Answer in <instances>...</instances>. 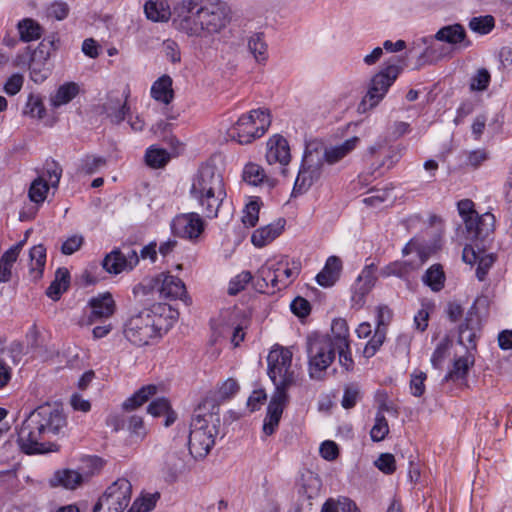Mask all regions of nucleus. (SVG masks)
Returning a JSON list of instances; mask_svg holds the SVG:
<instances>
[{
	"instance_id": "obj_34",
	"label": "nucleus",
	"mask_w": 512,
	"mask_h": 512,
	"mask_svg": "<svg viewBox=\"0 0 512 512\" xmlns=\"http://www.w3.org/2000/svg\"><path fill=\"white\" fill-rule=\"evenodd\" d=\"M22 243L9 248L0 259V282H8L11 277V269L16 262Z\"/></svg>"
},
{
	"instance_id": "obj_4",
	"label": "nucleus",
	"mask_w": 512,
	"mask_h": 512,
	"mask_svg": "<svg viewBox=\"0 0 512 512\" xmlns=\"http://www.w3.org/2000/svg\"><path fill=\"white\" fill-rule=\"evenodd\" d=\"M218 407L207 411L206 403L200 404L194 411L190 423L188 439L189 453L194 459L206 457L215 444L221 424Z\"/></svg>"
},
{
	"instance_id": "obj_21",
	"label": "nucleus",
	"mask_w": 512,
	"mask_h": 512,
	"mask_svg": "<svg viewBox=\"0 0 512 512\" xmlns=\"http://www.w3.org/2000/svg\"><path fill=\"white\" fill-rule=\"evenodd\" d=\"M474 362V354L470 352L456 358L453 362L452 368L444 376L443 382H466L468 372L474 365Z\"/></svg>"
},
{
	"instance_id": "obj_55",
	"label": "nucleus",
	"mask_w": 512,
	"mask_h": 512,
	"mask_svg": "<svg viewBox=\"0 0 512 512\" xmlns=\"http://www.w3.org/2000/svg\"><path fill=\"white\" fill-rule=\"evenodd\" d=\"M449 350V342L448 340L441 341L435 348L432 356H431V364L435 369H440L442 364L447 357Z\"/></svg>"
},
{
	"instance_id": "obj_16",
	"label": "nucleus",
	"mask_w": 512,
	"mask_h": 512,
	"mask_svg": "<svg viewBox=\"0 0 512 512\" xmlns=\"http://www.w3.org/2000/svg\"><path fill=\"white\" fill-rule=\"evenodd\" d=\"M376 266L375 264H369L364 267L358 278L356 279L353 288L351 302L352 306L360 309L365 304V297L369 294L373 286L375 285Z\"/></svg>"
},
{
	"instance_id": "obj_30",
	"label": "nucleus",
	"mask_w": 512,
	"mask_h": 512,
	"mask_svg": "<svg viewBox=\"0 0 512 512\" xmlns=\"http://www.w3.org/2000/svg\"><path fill=\"white\" fill-rule=\"evenodd\" d=\"M329 337L332 345L337 349L348 348L349 328L345 319L338 318L333 320L331 325V335Z\"/></svg>"
},
{
	"instance_id": "obj_29",
	"label": "nucleus",
	"mask_w": 512,
	"mask_h": 512,
	"mask_svg": "<svg viewBox=\"0 0 512 512\" xmlns=\"http://www.w3.org/2000/svg\"><path fill=\"white\" fill-rule=\"evenodd\" d=\"M172 82L169 75H163L157 79L151 87L152 98L164 104H169L174 98Z\"/></svg>"
},
{
	"instance_id": "obj_42",
	"label": "nucleus",
	"mask_w": 512,
	"mask_h": 512,
	"mask_svg": "<svg viewBox=\"0 0 512 512\" xmlns=\"http://www.w3.org/2000/svg\"><path fill=\"white\" fill-rule=\"evenodd\" d=\"M49 190L47 180L42 176L36 178L30 185L29 198L34 203H42L46 199V194Z\"/></svg>"
},
{
	"instance_id": "obj_31",
	"label": "nucleus",
	"mask_w": 512,
	"mask_h": 512,
	"mask_svg": "<svg viewBox=\"0 0 512 512\" xmlns=\"http://www.w3.org/2000/svg\"><path fill=\"white\" fill-rule=\"evenodd\" d=\"M144 12L149 20L166 22L171 16V10L166 0L147 1Z\"/></svg>"
},
{
	"instance_id": "obj_53",
	"label": "nucleus",
	"mask_w": 512,
	"mask_h": 512,
	"mask_svg": "<svg viewBox=\"0 0 512 512\" xmlns=\"http://www.w3.org/2000/svg\"><path fill=\"white\" fill-rule=\"evenodd\" d=\"M252 280V274L249 271H243L235 276L229 282L228 293L230 295H236L240 291L244 290L246 285Z\"/></svg>"
},
{
	"instance_id": "obj_61",
	"label": "nucleus",
	"mask_w": 512,
	"mask_h": 512,
	"mask_svg": "<svg viewBox=\"0 0 512 512\" xmlns=\"http://www.w3.org/2000/svg\"><path fill=\"white\" fill-rule=\"evenodd\" d=\"M291 311L298 317H306L309 315L311 307L309 301L302 297H296L291 302Z\"/></svg>"
},
{
	"instance_id": "obj_15",
	"label": "nucleus",
	"mask_w": 512,
	"mask_h": 512,
	"mask_svg": "<svg viewBox=\"0 0 512 512\" xmlns=\"http://www.w3.org/2000/svg\"><path fill=\"white\" fill-rule=\"evenodd\" d=\"M204 227V220L195 212L177 215L171 223L174 235L189 240L197 239L204 231Z\"/></svg>"
},
{
	"instance_id": "obj_6",
	"label": "nucleus",
	"mask_w": 512,
	"mask_h": 512,
	"mask_svg": "<svg viewBox=\"0 0 512 512\" xmlns=\"http://www.w3.org/2000/svg\"><path fill=\"white\" fill-rule=\"evenodd\" d=\"M336 349L327 335L315 333L307 337L308 373L312 380L325 378L327 369L335 359Z\"/></svg>"
},
{
	"instance_id": "obj_20",
	"label": "nucleus",
	"mask_w": 512,
	"mask_h": 512,
	"mask_svg": "<svg viewBox=\"0 0 512 512\" xmlns=\"http://www.w3.org/2000/svg\"><path fill=\"white\" fill-rule=\"evenodd\" d=\"M290 157V148L284 137L275 135L269 139L266 152V159L269 164L280 163L281 165H287Z\"/></svg>"
},
{
	"instance_id": "obj_22",
	"label": "nucleus",
	"mask_w": 512,
	"mask_h": 512,
	"mask_svg": "<svg viewBox=\"0 0 512 512\" xmlns=\"http://www.w3.org/2000/svg\"><path fill=\"white\" fill-rule=\"evenodd\" d=\"M466 39V31L460 24L447 25L439 29L434 36L423 38L424 43H430L433 40L446 42L451 45L462 43Z\"/></svg>"
},
{
	"instance_id": "obj_62",
	"label": "nucleus",
	"mask_w": 512,
	"mask_h": 512,
	"mask_svg": "<svg viewBox=\"0 0 512 512\" xmlns=\"http://www.w3.org/2000/svg\"><path fill=\"white\" fill-rule=\"evenodd\" d=\"M24 78L20 74H13L8 78L4 85V91L8 95L17 94L23 86Z\"/></svg>"
},
{
	"instance_id": "obj_11",
	"label": "nucleus",
	"mask_w": 512,
	"mask_h": 512,
	"mask_svg": "<svg viewBox=\"0 0 512 512\" xmlns=\"http://www.w3.org/2000/svg\"><path fill=\"white\" fill-rule=\"evenodd\" d=\"M132 485L129 480L119 478L99 498L93 512H123L131 500Z\"/></svg>"
},
{
	"instance_id": "obj_47",
	"label": "nucleus",
	"mask_w": 512,
	"mask_h": 512,
	"mask_svg": "<svg viewBox=\"0 0 512 512\" xmlns=\"http://www.w3.org/2000/svg\"><path fill=\"white\" fill-rule=\"evenodd\" d=\"M361 393L357 384H349L344 389L343 398L341 401L342 407L345 409L353 408L360 400Z\"/></svg>"
},
{
	"instance_id": "obj_13",
	"label": "nucleus",
	"mask_w": 512,
	"mask_h": 512,
	"mask_svg": "<svg viewBox=\"0 0 512 512\" xmlns=\"http://www.w3.org/2000/svg\"><path fill=\"white\" fill-rule=\"evenodd\" d=\"M139 263V254L130 246L115 248L108 253L102 266L109 274L118 275L122 272L132 271Z\"/></svg>"
},
{
	"instance_id": "obj_35",
	"label": "nucleus",
	"mask_w": 512,
	"mask_h": 512,
	"mask_svg": "<svg viewBox=\"0 0 512 512\" xmlns=\"http://www.w3.org/2000/svg\"><path fill=\"white\" fill-rule=\"evenodd\" d=\"M30 271L35 273L34 277L42 276L46 263V249L43 245H35L30 249Z\"/></svg>"
},
{
	"instance_id": "obj_52",
	"label": "nucleus",
	"mask_w": 512,
	"mask_h": 512,
	"mask_svg": "<svg viewBox=\"0 0 512 512\" xmlns=\"http://www.w3.org/2000/svg\"><path fill=\"white\" fill-rule=\"evenodd\" d=\"M25 113L34 118H43L45 115V107L39 96L30 95L27 100Z\"/></svg>"
},
{
	"instance_id": "obj_3",
	"label": "nucleus",
	"mask_w": 512,
	"mask_h": 512,
	"mask_svg": "<svg viewBox=\"0 0 512 512\" xmlns=\"http://www.w3.org/2000/svg\"><path fill=\"white\" fill-rule=\"evenodd\" d=\"M190 196L207 218H216L226 197L222 175L215 166L203 165L194 176Z\"/></svg>"
},
{
	"instance_id": "obj_38",
	"label": "nucleus",
	"mask_w": 512,
	"mask_h": 512,
	"mask_svg": "<svg viewBox=\"0 0 512 512\" xmlns=\"http://www.w3.org/2000/svg\"><path fill=\"white\" fill-rule=\"evenodd\" d=\"M170 160V154L163 148L151 146L147 149L145 154V161L151 168H162Z\"/></svg>"
},
{
	"instance_id": "obj_63",
	"label": "nucleus",
	"mask_w": 512,
	"mask_h": 512,
	"mask_svg": "<svg viewBox=\"0 0 512 512\" xmlns=\"http://www.w3.org/2000/svg\"><path fill=\"white\" fill-rule=\"evenodd\" d=\"M319 452L320 455L328 461L335 460L339 454L337 444L330 440H326L321 444Z\"/></svg>"
},
{
	"instance_id": "obj_37",
	"label": "nucleus",
	"mask_w": 512,
	"mask_h": 512,
	"mask_svg": "<svg viewBox=\"0 0 512 512\" xmlns=\"http://www.w3.org/2000/svg\"><path fill=\"white\" fill-rule=\"evenodd\" d=\"M79 92V87L74 82L61 85L52 98V104L55 107L69 103Z\"/></svg>"
},
{
	"instance_id": "obj_57",
	"label": "nucleus",
	"mask_w": 512,
	"mask_h": 512,
	"mask_svg": "<svg viewBox=\"0 0 512 512\" xmlns=\"http://www.w3.org/2000/svg\"><path fill=\"white\" fill-rule=\"evenodd\" d=\"M426 373L419 371L411 375L410 390L415 397H421L425 392Z\"/></svg>"
},
{
	"instance_id": "obj_7",
	"label": "nucleus",
	"mask_w": 512,
	"mask_h": 512,
	"mask_svg": "<svg viewBox=\"0 0 512 512\" xmlns=\"http://www.w3.org/2000/svg\"><path fill=\"white\" fill-rule=\"evenodd\" d=\"M271 120L267 110L255 109L243 114L228 130V136L239 144H249L267 131Z\"/></svg>"
},
{
	"instance_id": "obj_56",
	"label": "nucleus",
	"mask_w": 512,
	"mask_h": 512,
	"mask_svg": "<svg viewBox=\"0 0 512 512\" xmlns=\"http://www.w3.org/2000/svg\"><path fill=\"white\" fill-rule=\"evenodd\" d=\"M374 464L381 472L388 475L396 470L395 457L390 453L381 454Z\"/></svg>"
},
{
	"instance_id": "obj_8",
	"label": "nucleus",
	"mask_w": 512,
	"mask_h": 512,
	"mask_svg": "<svg viewBox=\"0 0 512 512\" xmlns=\"http://www.w3.org/2000/svg\"><path fill=\"white\" fill-rule=\"evenodd\" d=\"M401 71L402 67L399 65V60L395 57L391 58L386 63V66L372 77L360 107H363L364 110L367 107H376L385 97L390 86L395 82Z\"/></svg>"
},
{
	"instance_id": "obj_18",
	"label": "nucleus",
	"mask_w": 512,
	"mask_h": 512,
	"mask_svg": "<svg viewBox=\"0 0 512 512\" xmlns=\"http://www.w3.org/2000/svg\"><path fill=\"white\" fill-rule=\"evenodd\" d=\"M89 305L91 307L90 323L111 317L116 308L115 301L109 292L93 297L89 301Z\"/></svg>"
},
{
	"instance_id": "obj_45",
	"label": "nucleus",
	"mask_w": 512,
	"mask_h": 512,
	"mask_svg": "<svg viewBox=\"0 0 512 512\" xmlns=\"http://www.w3.org/2000/svg\"><path fill=\"white\" fill-rule=\"evenodd\" d=\"M411 269L412 266L410 263L405 261H395L382 268L380 274L384 277L397 276L402 278L406 276Z\"/></svg>"
},
{
	"instance_id": "obj_5",
	"label": "nucleus",
	"mask_w": 512,
	"mask_h": 512,
	"mask_svg": "<svg viewBox=\"0 0 512 512\" xmlns=\"http://www.w3.org/2000/svg\"><path fill=\"white\" fill-rule=\"evenodd\" d=\"M166 310L165 305H154L131 316L124 325V336L135 346H144L157 337L163 330V318L160 312Z\"/></svg>"
},
{
	"instance_id": "obj_59",
	"label": "nucleus",
	"mask_w": 512,
	"mask_h": 512,
	"mask_svg": "<svg viewBox=\"0 0 512 512\" xmlns=\"http://www.w3.org/2000/svg\"><path fill=\"white\" fill-rule=\"evenodd\" d=\"M83 243L84 238L82 235H72L63 242L61 252L64 255H72L81 248Z\"/></svg>"
},
{
	"instance_id": "obj_58",
	"label": "nucleus",
	"mask_w": 512,
	"mask_h": 512,
	"mask_svg": "<svg viewBox=\"0 0 512 512\" xmlns=\"http://www.w3.org/2000/svg\"><path fill=\"white\" fill-rule=\"evenodd\" d=\"M239 390L238 382L233 378H228L219 387L218 394L221 400L232 398Z\"/></svg>"
},
{
	"instance_id": "obj_33",
	"label": "nucleus",
	"mask_w": 512,
	"mask_h": 512,
	"mask_svg": "<svg viewBox=\"0 0 512 512\" xmlns=\"http://www.w3.org/2000/svg\"><path fill=\"white\" fill-rule=\"evenodd\" d=\"M20 40L23 42H31L38 40L42 36L43 29L38 22L31 18H25L18 22L17 25Z\"/></svg>"
},
{
	"instance_id": "obj_36",
	"label": "nucleus",
	"mask_w": 512,
	"mask_h": 512,
	"mask_svg": "<svg viewBox=\"0 0 512 512\" xmlns=\"http://www.w3.org/2000/svg\"><path fill=\"white\" fill-rule=\"evenodd\" d=\"M423 282L433 291H440L445 283V274L442 266L440 264L432 265L424 274Z\"/></svg>"
},
{
	"instance_id": "obj_48",
	"label": "nucleus",
	"mask_w": 512,
	"mask_h": 512,
	"mask_svg": "<svg viewBox=\"0 0 512 512\" xmlns=\"http://www.w3.org/2000/svg\"><path fill=\"white\" fill-rule=\"evenodd\" d=\"M260 204L258 201H250L243 212L242 222L247 227H254L259 219Z\"/></svg>"
},
{
	"instance_id": "obj_12",
	"label": "nucleus",
	"mask_w": 512,
	"mask_h": 512,
	"mask_svg": "<svg viewBox=\"0 0 512 512\" xmlns=\"http://www.w3.org/2000/svg\"><path fill=\"white\" fill-rule=\"evenodd\" d=\"M299 274V267H289L288 260L282 259L276 263H266L258 270V276L275 290L287 287Z\"/></svg>"
},
{
	"instance_id": "obj_9",
	"label": "nucleus",
	"mask_w": 512,
	"mask_h": 512,
	"mask_svg": "<svg viewBox=\"0 0 512 512\" xmlns=\"http://www.w3.org/2000/svg\"><path fill=\"white\" fill-rule=\"evenodd\" d=\"M154 290L159 293L162 299H180L186 306L191 304V298L187 295L183 281L169 273L162 272L154 278H151L147 284H138L134 287L133 292L137 294L139 291L147 293L148 291Z\"/></svg>"
},
{
	"instance_id": "obj_60",
	"label": "nucleus",
	"mask_w": 512,
	"mask_h": 512,
	"mask_svg": "<svg viewBox=\"0 0 512 512\" xmlns=\"http://www.w3.org/2000/svg\"><path fill=\"white\" fill-rule=\"evenodd\" d=\"M170 409V403L169 401L164 398L160 397L155 400H153L147 407V412L152 415L153 417H159L161 415H164L165 412H167Z\"/></svg>"
},
{
	"instance_id": "obj_10",
	"label": "nucleus",
	"mask_w": 512,
	"mask_h": 512,
	"mask_svg": "<svg viewBox=\"0 0 512 512\" xmlns=\"http://www.w3.org/2000/svg\"><path fill=\"white\" fill-rule=\"evenodd\" d=\"M292 356V352L283 347L269 352L267 357L268 375L275 385V389L287 390L295 383L296 374L292 369Z\"/></svg>"
},
{
	"instance_id": "obj_46",
	"label": "nucleus",
	"mask_w": 512,
	"mask_h": 512,
	"mask_svg": "<svg viewBox=\"0 0 512 512\" xmlns=\"http://www.w3.org/2000/svg\"><path fill=\"white\" fill-rule=\"evenodd\" d=\"M106 160L100 156L87 155L81 159L79 170L85 174H94L103 166H105Z\"/></svg>"
},
{
	"instance_id": "obj_50",
	"label": "nucleus",
	"mask_w": 512,
	"mask_h": 512,
	"mask_svg": "<svg viewBox=\"0 0 512 512\" xmlns=\"http://www.w3.org/2000/svg\"><path fill=\"white\" fill-rule=\"evenodd\" d=\"M428 46L425 48L423 53L420 55L419 60L425 59V61H428L430 63L437 62L441 60L442 58L449 55L446 48L439 46L436 47L432 45V42L426 43Z\"/></svg>"
},
{
	"instance_id": "obj_28",
	"label": "nucleus",
	"mask_w": 512,
	"mask_h": 512,
	"mask_svg": "<svg viewBox=\"0 0 512 512\" xmlns=\"http://www.w3.org/2000/svg\"><path fill=\"white\" fill-rule=\"evenodd\" d=\"M358 143L359 138L354 136L339 145L328 147L324 151L323 158L325 162L333 165L352 152L357 147Z\"/></svg>"
},
{
	"instance_id": "obj_2",
	"label": "nucleus",
	"mask_w": 512,
	"mask_h": 512,
	"mask_svg": "<svg viewBox=\"0 0 512 512\" xmlns=\"http://www.w3.org/2000/svg\"><path fill=\"white\" fill-rule=\"evenodd\" d=\"M173 12L176 28L194 37L219 33L229 21V8L219 0H182Z\"/></svg>"
},
{
	"instance_id": "obj_19",
	"label": "nucleus",
	"mask_w": 512,
	"mask_h": 512,
	"mask_svg": "<svg viewBox=\"0 0 512 512\" xmlns=\"http://www.w3.org/2000/svg\"><path fill=\"white\" fill-rule=\"evenodd\" d=\"M480 331L479 321L475 315L468 313L464 323L459 326L458 342L466 348V353L476 351V338Z\"/></svg>"
},
{
	"instance_id": "obj_43",
	"label": "nucleus",
	"mask_w": 512,
	"mask_h": 512,
	"mask_svg": "<svg viewBox=\"0 0 512 512\" xmlns=\"http://www.w3.org/2000/svg\"><path fill=\"white\" fill-rule=\"evenodd\" d=\"M389 433L388 422L381 412H377L375 417V423L370 431L371 439L374 442H379L384 440V438Z\"/></svg>"
},
{
	"instance_id": "obj_54",
	"label": "nucleus",
	"mask_w": 512,
	"mask_h": 512,
	"mask_svg": "<svg viewBox=\"0 0 512 512\" xmlns=\"http://www.w3.org/2000/svg\"><path fill=\"white\" fill-rule=\"evenodd\" d=\"M45 175L47 176L49 185L53 188L58 187L61 175L62 168L61 166L54 160L46 161L45 163Z\"/></svg>"
},
{
	"instance_id": "obj_51",
	"label": "nucleus",
	"mask_w": 512,
	"mask_h": 512,
	"mask_svg": "<svg viewBox=\"0 0 512 512\" xmlns=\"http://www.w3.org/2000/svg\"><path fill=\"white\" fill-rule=\"evenodd\" d=\"M490 73L487 69H479L470 81L471 91H484L490 83Z\"/></svg>"
},
{
	"instance_id": "obj_49",
	"label": "nucleus",
	"mask_w": 512,
	"mask_h": 512,
	"mask_svg": "<svg viewBox=\"0 0 512 512\" xmlns=\"http://www.w3.org/2000/svg\"><path fill=\"white\" fill-rule=\"evenodd\" d=\"M385 340V331L379 327L375 331L373 337L366 344L363 354L366 358H370L375 355L379 348L383 345Z\"/></svg>"
},
{
	"instance_id": "obj_44",
	"label": "nucleus",
	"mask_w": 512,
	"mask_h": 512,
	"mask_svg": "<svg viewBox=\"0 0 512 512\" xmlns=\"http://www.w3.org/2000/svg\"><path fill=\"white\" fill-rule=\"evenodd\" d=\"M495 25L494 18L491 15L473 17L469 22V28L479 34H488Z\"/></svg>"
},
{
	"instance_id": "obj_23",
	"label": "nucleus",
	"mask_w": 512,
	"mask_h": 512,
	"mask_svg": "<svg viewBox=\"0 0 512 512\" xmlns=\"http://www.w3.org/2000/svg\"><path fill=\"white\" fill-rule=\"evenodd\" d=\"M102 111L106 114V117L111 123L116 125L120 124L126 119V116L130 112V107L127 104V97L124 101L117 97H109L102 105Z\"/></svg>"
},
{
	"instance_id": "obj_17",
	"label": "nucleus",
	"mask_w": 512,
	"mask_h": 512,
	"mask_svg": "<svg viewBox=\"0 0 512 512\" xmlns=\"http://www.w3.org/2000/svg\"><path fill=\"white\" fill-rule=\"evenodd\" d=\"M467 232V238L471 240L485 239L493 231L494 216L486 213L482 216L474 214L463 219Z\"/></svg>"
},
{
	"instance_id": "obj_32",
	"label": "nucleus",
	"mask_w": 512,
	"mask_h": 512,
	"mask_svg": "<svg viewBox=\"0 0 512 512\" xmlns=\"http://www.w3.org/2000/svg\"><path fill=\"white\" fill-rule=\"evenodd\" d=\"M157 393V387L155 385H146L136 391L131 397L126 399L122 407L126 411H132L137 407L147 402L152 396Z\"/></svg>"
},
{
	"instance_id": "obj_1",
	"label": "nucleus",
	"mask_w": 512,
	"mask_h": 512,
	"mask_svg": "<svg viewBox=\"0 0 512 512\" xmlns=\"http://www.w3.org/2000/svg\"><path fill=\"white\" fill-rule=\"evenodd\" d=\"M67 418L63 409L45 403L33 410L18 430L17 443L20 450L27 454H45L58 451L59 446L53 437L64 434Z\"/></svg>"
},
{
	"instance_id": "obj_41",
	"label": "nucleus",
	"mask_w": 512,
	"mask_h": 512,
	"mask_svg": "<svg viewBox=\"0 0 512 512\" xmlns=\"http://www.w3.org/2000/svg\"><path fill=\"white\" fill-rule=\"evenodd\" d=\"M248 48L254 55L257 62L261 63L267 60V44L265 43L262 34H255L251 36L248 42Z\"/></svg>"
},
{
	"instance_id": "obj_26",
	"label": "nucleus",
	"mask_w": 512,
	"mask_h": 512,
	"mask_svg": "<svg viewBox=\"0 0 512 512\" xmlns=\"http://www.w3.org/2000/svg\"><path fill=\"white\" fill-rule=\"evenodd\" d=\"M83 482V476L79 472L72 469H62L54 473L49 480L52 487H63L65 489L74 490Z\"/></svg>"
},
{
	"instance_id": "obj_24",
	"label": "nucleus",
	"mask_w": 512,
	"mask_h": 512,
	"mask_svg": "<svg viewBox=\"0 0 512 512\" xmlns=\"http://www.w3.org/2000/svg\"><path fill=\"white\" fill-rule=\"evenodd\" d=\"M342 261L337 256H330L324 268L317 274L316 281L322 287H331L340 276Z\"/></svg>"
},
{
	"instance_id": "obj_64",
	"label": "nucleus",
	"mask_w": 512,
	"mask_h": 512,
	"mask_svg": "<svg viewBox=\"0 0 512 512\" xmlns=\"http://www.w3.org/2000/svg\"><path fill=\"white\" fill-rule=\"evenodd\" d=\"M494 262V258L492 255H484L481 256L476 269V277L478 280L483 281L491 268L492 264Z\"/></svg>"
},
{
	"instance_id": "obj_27",
	"label": "nucleus",
	"mask_w": 512,
	"mask_h": 512,
	"mask_svg": "<svg viewBox=\"0 0 512 512\" xmlns=\"http://www.w3.org/2000/svg\"><path fill=\"white\" fill-rule=\"evenodd\" d=\"M46 43L41 42L37 49L32 52L31 63L29 64L30 79L35 83H42L50 74V69L45 62L37 60V56L43 58Z\"/></svg>"
},
{
	"instance_id": "obj_39",
	"label": "nucleus",
	"mask_w": 512,
	"mask_h": 512,
	"mask_svg": "<svg viewBox=\"0 0 512 512\" xmlns=\"http://www.w3.org/2000/svg\"><path fill=\"white\" fill-rule=\"evenodd\" d=\"M243 179L250 185L257 186L264 181H269L266 178L264 169L255 163H249L244 167Z\"/></svg>"
},
{
	"instance_id": "obj_25",
	"label": "nucleus",
	"mask_w": 512,
	"mask_h": 512,
	"mask_svg": "<svg viewBox=\"0 0 512 512\" xmlns=\"http://www.w3.org/2000/svg\"><path fill=\"white\" fill-rule=\"evenodd\" d=\"M284 224V220H278L276 223H271L255 230L251 237L252 243L256 247L266 246L282 233Z\"/></svg>"
},
{
	"instance_id": "obj_40",
	"label": "nucleus",
	"mask_w": 512,
	"mask_h": 512,
	"mask_svg": "<svg viewBox=\"0 0 512 512\" xmlns=\"http://www.w3.org/2000/svg\"><path fill=\"white\" fill-rule=\"evenodd\" d=\"M286 391L287 390L283 389H275V393L273 394L267 407L268 415L281 419L288 398Z\"/></svg>"
},
{
	"instance_id": "obj_14",
	"label": "nucleus",
	"mask_w": 512,
	"mask_h": 512,
	"mask_svg": "<svg viewBox=\"0 0 512 512\" xmlns=\"http://www.w3.org/2000/svg\"><path fill=\"white\" fill-rule=\"evenodd\" d=\"M323 163L320 158L314 159L312 154L305 155L292 190L293 196L302 195L316 182L322 174Z\"/></svg>"
}]
</instances>
